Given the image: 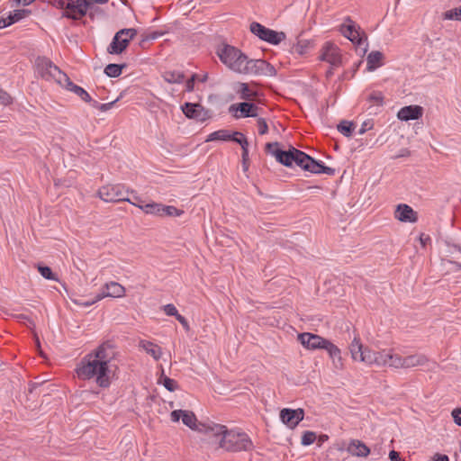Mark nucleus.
<instances>
[{
  "mask_svg": "<svg viewBox=\"0 0 461 461\" xmlns=\"http://www.w3.org/2000/svg\"><path fill=\"white\" fill-rule=\"evenodd\" d=\"M220 60L231 71L252 77H274L276 70L270 63L261 59H249L240 49L226 42L217 46Z\"/></svg>",
  "mask_w": 461,
  "mask_h": 461,
  "instance_id": "1",
  "label": "nucleus"
},
{
  "mask_svg": "<svg viewBox=\"0 0 461 461\" xmlns=\"http://www.w3.org/2000/svg\"><path fill=\"white\" fill-rule=\"evenodd\" d=\"M113 348V345L110 341H105L94 352L87 354L76 369L77 376L84 380L95 377L100 387H109L112 374L109 363L114 356Z\"/></svg>",
  "mask_w": 461,
  "mask_h": 461,
  "instance_id": "2",
  "label": "nucleus"
},
{
  "mask_svg": "<svg viewBox=\"0 0 461 461\" xmlns=\"http://www.w3.org/2000/svg\"><path fill=\"white\" fill-rule=\"evenodd\" d=\"M204 438L202 439L215 449L227 451H248L252 447V441L246 433L228 430L224 425L213 423L202 427Z\"/></svg>",
  "mask_w": 461,
  "mask_h": 461,
  "instance_id": "3",
  "label": "nucleus"
},
{
  "mask_svg": "<svg viewBox=\"0 0 461 461\" xmlns=\"http://www.w3.org/2000/svg\"><path fill=\"white\" fill-rule=\"evenodd\" d=\"M62 5L66 15L72 19H79L86 14H88L92 20L95 17L99 18L104 16V13L100 7L95 6L93 3L86 0H63Z\"/></svg>",
  "mask_w": 461,
  "mask_h": 461,
  "instance_id": "4",
  "label": "nucleus"
},
{
  "mask_svg": "<svg viewBox=\"0 0 461 461\" xmlns=\"http://www.w3.org/2000/svg\"><path fill=\"white\" fill-rule=\"evenodd\" d=\"M34 68L37 76L46 81H55L60 84L65 79L66 73L56 66L49 58L39 56L35 59Z\"/></svg>",
  "mask_w": 461,
  "mask_h": 461,
  "instance_id": "5",
  "label": "nucleus"
},
{
  "mask_svg": "<svg viewBox=\"0 0 461 461\" xmlns=\"http://www.w3.org/2000/svg\"><path fill=\"white\" fill-rule=\"evenodd\" d=\"M170 419L173 422H177L180 420L182 422L193 430H197L204 435V430L201 429L203 426L213 424V421L198 422L194 413L191 411L175 410L170 413Z\"/></svg>",
  "mask_w": 461,
  "mask_h": 461,
  "instance_id": "6",
  "label": "nucleus"
},
{
  "mask_svg": "<svg viewBox=\"0 0 461 461\" xmlns=\"http://www.w3.org/2000/svg\"><path fill=\"white\" fill-rule=\"evenodd\" d=\"M136 35L137 31H117L112 42L107 47V52L116 55L122 53Z\"/></svg>",
  "mask_w": 461,
  "mask_h": 461,
  "instance_id": "7",
  "label": "nucleus"
},
{
  "mask_svg": "<svg viewBox=\"0 0 461 461\" xmlns=\"http://www.w3.org/2000/svg\"><path fill=\"white\" fill-rule=\"evenodd\" d=\"M124 187L121 185H107L98 191L99 197L104 202H129L131 203V201L124 195Z\"/></svg>",
  "mask_w": 461,
  "mask_h": 461,
  "instance_id": "8",
  "label": "nucleus"
},
{
  "mask_svg": "<svg viewBox=\"0 0 461 461\" xmlns=\"http://www.w3.org/2000/svg\"><path fill=\"white\" fill-rule=\"evenodd\" d=\"M298 340L307 349H325L327 350L331 341L313 333L303 332L298 334Z\"/></svg>",
  "mask_w": 461,
  "mask_h": 461,
  "instance_id": "9",
  "label": "nucleus"
},
{
  "mask_svg": "<svg viewBox=\"0 0 461 461\" xmlns=\"http://www.w3.org/2000/svg\"><path fill=\"white\" fill-rule=\"evenodd\" d=\"M320 59L328 62L332 67H339L341 65L342 58L338 46L332 42H326L321 49Z\"/></svg>",
  "mask_w": 461,
  "mask_h": 461,
  "instance_id": "10",
  "label": "nucleus"
},
{
  "mask_svg": "<svg viewBox=\"0 0 461 461\" xmlns=\"http://www.w3.org/2000/svg\"><path fill=\"white\" fill-rule=\"evenodd\" d=\"M304 418V411L301 408L296 410L285 408L280 411V419L287 427L294 429Z\"/></svg>",
  "mask_w": 461,
  "mask_h": 461,
  "instance_id": "11",
  "label": "nucleus"
},
{
  "mask_svg": "<svg viewBox=\"0 0 461 461\" xmlns=\"http://www.w3.org/2000/svg\"><path fill=\"white\" fill-rule=\"evenodd\" d=\"M182 111L186 117L199 122H204L210 118V112L199 104L185 103L182 106Z\"/></svg>",
  "mask_w": 461,
  "mask_h": 461,
  "instance_id": "12",
  "label": "nucleus"
},
{
  "mask_svg": "<svg viewBox=\"0 0 461 461\" xmlns=\"http://www.w3.org/2000/svg\"><path fill=\"white\" fill-rule=\"evenodd\" d=\"M125 295V288L117 282H110L104 285L101 293L95 295V301L105 297L121 298Z\"/></svg>",
  "mask_w": 461,
  "mask_h": 461,
  "instance_id": "13",
  "label": "nucleus"
},
{
  "mask_svg": "<svg viewBox=\"0 0 461 461\" xmlns=\"http://www.w3.org/2000/svg\"><path fill=\"white\" fill-rule=\"evenodd\" d=\"M394 217L402 222L414 223L418 221L417 212L408 204H398L394 212Z\"/></svg>",
  "mask_w": 461,
  "mask_h": 461,
  "instance_id": "14",
  "label": "nucleus"
},
{
  "mask_svg": "<svg viewBox=\"0 0 461 461\" xmlns=\"http://www.w3.org/2000/svg\"><path fill=\"white\" fill-rule=\"evenodd\" d=\"M30 14L31 11L28 9H14L13 12H10L6 17L2 16L0 18V29L11 26L22 19L28 17Z\"/></svg>",
  "mask_w": 461,
  "mask_h": 461,
  "instance_id": "15",
  "label": "nucleus"
},
{
  "mask_svg": "<svg viewBox=\"0 0 461 461\" xmlns=\"http://www.w3.org/2000/svg\"><path fill=\"white\" fill-rule=\"evenodd\" d=\"M258 110H259L258 106H257L253 103H249V102H242L238 104H231L230 106V112H232V111L240 112V115H238V114L235 115L237 118L256 117V116H258Z\"/></svg>",
  "mask_w": 461,
  "mask_h": 461,
  "instance_id": "16",
  "label": "nucleus"
},
{
  "mask_svg": "<svg viewBox=\"0 0 461 461\" xmlns=\"http://www.w3.org/2000/svg\"><path fill=\"white\" fill-rule=\"evenodd\" d=\"M344 37L348 39L352 43L356 44L363 53L366 52L367 36L365 31H342Z\"/></svg>",
  "mask_w": 461,
  "mask_h": 461,
  "instance_id": "17",
  "label": "nucleus"
},
{
  "mask_svg": "<svg viewBox=\"0 0 461 461\" xmlns=\"http://www.w3.org/2000/svg\"><path fill=\"white\" fill-rule=\"evenodd\" d=\"M423 114V108L420 105H407L400 109L397 117L401 121L418 120Z\"/></svg>",
  "mask_w": 461,
  "mask_h": 461,
  "instance_id": "18",
  "label": "nucleus"
},
{
  "mask_svg": "<svg viewBox=\"0 0 461 461\" xmlns=\"http://www.w3.org/2000/svg\"><path fill=\"white\" fill-rule=\"evenodd\" d=\"M60 86L66 88L67 90L75 93L78 97H80L84 102H91L92 98L90 95L81 86L75 85L68 76L66 74L65 79L59 84Z\"/></svg>",
  "mask_w": 461,
  "mask_h": 461,
  "instance_id": "19",
  "label": "nucleus"
},
{
  "mask_svg": "<svg viewBox=\"0 0 461 461\" xmlns=\"http://www.w3.org/2000/svg\"><path fill=\"white\" fill-rule=\"evenodd\" d=\"M260 40L271 44H278L285 38L284 32L280 31H251Z\"/></svg>",
  "mask_w": 461,
  "mask_h": 461,
  "instance_id": "20",
  "label": "nucleus"
},
{
  "mask_svg": "<svg viewBox=\"0 0 461 461\" xmlns=\"http://www.w3.org/2000/svg\"><path fill=\"white\" fill-rule=\"evenodd\" d=\"M384 352H374L367 348H365L360 353L359 361L364 362L367 365L375 364L376 366H382L385 361L383 359Z\"/></svg>",
  "mask_w": 461,
  "mask_h": 461,
  "instance_id": "21",
  "label": "nucleus"
},
{
  "mask_svg": "<svg viewBox=\"0 0 461 461\" xmlns=\"http://www.w3.org/2000/svg\"><path fill=\"white\" fill-rule=\"evenodd\" d=\"M347 451L355 456L366 457L370 454V448L362 441L357 439H351Z\"/></svg>",
  "mask_w": 461,
  "mask_h": 461,
  "instance_id": "22",
  "label": "nucleus"
},
{
  "mask_svg": "<svg viewBox=\"0 0 461 461\" xmlns=\"http://www.w3.org/2000/svg\"><path fill=\"white\" fill-rule=\"evenodd\" d=\"M294 150H296L294 147H291L288 150L276 149L274 150V156L280 164L285 167H291L293 165V159H294Z\"/></svg>",
  "mask_w": 461,
  "mask_h": 461,
  "instance_id": "23",
  "label": "nucleus"
},
{
  "mask_svg": "<svg viewBox=\"0 0 461 461\" xmlns=\"http://www.w3.org/2000/svg\"><path fill=\"white\" fill-rule=\"evenodd\" d=\"M139 347L145 350V352L150 355L155 360H158L162 356V348L151 341L141 339L139 342Z\"/></svg>",
  "mask_w": 461,
  "mask_h": 461,
  "instance_id": "24",
  "label": "nucleus"
},
{
  "mask_svg": "<svg viewBox=\"0 0 461 461\" xmlns=\"http://www.w3.org/2000/svg\"><path fill=\"white\" fill-rule=\"evenodd\" d=\"M384 54L381 51L375 50L368 54L366 58V68L373 71L383 65Z\"/></svg>",
  "mask_w": 461,
  "mask_h": 461,
  "instance_id": "25",
  "label": "nucleus"
},
{
  "mask_svg": "<svg viewBox=\"0 0 461 461\" xmlns=\"http://www.w3.org/2000/svg\"><path fill=\"white\" fill-rule=\"evenodd\" d=\"M428 362L426 356L422 354L410 355L404 357V368L424 366Z\"/></svg>",
  "mask_w": 461,
  "mask_h": 461,
  "instance_id": "26",
  "label": "nucleus"
},
{
  "mask_svg": "<svg viewBox=\"0 0 461 461\" xmlns=\"http://www.w3.org/2000/svg\"><path fill=\"white\" fill-rule=\"evenodd\" d=\"M327 352L329 353L330 357L332 359L334 367L338 370L343 369L344 365L340 349L336 345L331 343L328 348Z\"/></svg>",
  "mask_w": 461,
  "mask_h": 461,
  "instance_id": "27",
  "label": "nucleus"
},
{
  "mask_svg": "<svg viewBox=\"0 0 461 461\" xmlns=\"http://www.w3.org/2000/svg\"><path fill=\"white\" fill-rule=\"evenodd\" d=\"M383 359L385 361L382 366H389L394 368H404V357L399 355H393L390 353H384Z\"/></svg>",
  "mask_w": 461,
  "mask_h": 461,
  "instance_id": "28",
  "label": "nucleus"
},
{
  "mask_svg": "<svg viewBox=\"0 0 461 461\" xmlns=\"http://www.w3.org/2000/svg\"><path fill=\"white\" fill-rule=\"evenodd\" d=\"M162 77L169 84H180L185 79V74L182 71H166Z\"/></svg>",
  "mask_w": 461,
  "mask_h": 461,
  "instance_id": "29",
  "label": "nucleus"
},
{
  "mask_svg": "<svg viewBox=\"0 0 461 461\" xmlns=\"http://www.w3.org/2000/svg\"><path fill=\"white\" fill-rule=\"evenodd\" d=\"M230 131L228 130H219L209 134L205 140V142L214 141V140H223L228 141L230 138Z\"/></svg>",
  "mask_w": 461,
  "mask_h": 461,
  "instance_id": "30",
  "label": "nucleus"
},
{
  "mask_svg": "<svg viewBox=\"0 0 461 461\" xmlns=\"http://www.w3.org/2000/svg\"><path fill=\"white\" fill-rule=\"evenodd\" d=\"M131 204L138 206L142 211H144L146 213L161 216L162 204H160V203H147L145 205H141V204H137V203L131 202Z\"/></svg>",
  "mask_w": 461,
  "mask_h": 461,
  "instance_id": "31",
  "label": "nucleus"
},
{
  "mask_svg": "<svg viewBox=\"0 0 461 461\" xmlns=\"http://www.w3.org/2000/svg\"><path fill=\"white\" fill-rule=\"evenodd\" d=\"M126 68V64H108L104 68V74L109 77H118L122 69Z\"/></svg>",
  "mask_w": 461,
  "mask_h": 461,
  "instance_id": "32",
  "label": "nucleus"
},
{
  "mask_svg": "<svg viewBox=\"0 0 461 461\" xmlns=\"http://www.w3.org/2000/svg\"><path fill=\"white\" fill-rule=\"evenodd\" d=\"M363 349L364 347L363 344L360 342V339L355 337L349 345V350L352 358L354 360H358V358L360 357V353L363 351Z\"/></svg>",
  "mask_w": 461,
  "mask_h": 461,
  "instance_id": "33",
  "label": "nucleus"
},
{
  "mask_svg": "<svg viewBox=\"0 0 461 461\" xmlns=\"http://www.w3.org/2000/svg\"><path fill=\"white\" fill-rule=\"evenodd\" d=\"M165 31L159 32V31H153L148 33H145L141 36V40L140 41V46L142 49H146L149 46V42L150 41H154L158 39V37L162 36L164 34Z\"/></svg>",
  "mask_w": 461,
  "mask_h": 461,
  "instance_id": "34",
  "label": "nucleus"
},
{
  "mask_svg": "<svg viewBox=\"0 0 461 461\" xmlns=\"http://www.w3.org/2000/svg\"><path fill=\"white\" fill-rule=\"evenodd\" d=\"M294 159H293V164L294 163L295 165H297L298 167L304 170L305 165L307 164V160L310 159V156L297 149L296 150H294Z\"/></svg>",
  "mask_w": 461,
  "mask_h": 461,
  "instance_id": "35",
  "label": "nucleus"
},
{
  "mask_svg": "<svg viewBox=\"0 0 461 461\" xmlns=\"http://www.w3.org/2000/svg\"><path fill=\"white\" fill-rule=\"evenodd\" d=\"M442 19L461 22V5L444 12L442 14Z\"/></svg>",
  "mask_w": 461,
  "mask_h": 461,
  "instance_id": "36",
  "label": "nucleus"
},
{
  "mask_svg": "<svg viewBox=\"0 0 461 461\" xmlns=\"http://www.w3.org/2000/svg\"><path fill=\"white\" fill-rule=\"evenodd\" d=\"M158 383L162 384L165 386V388L167 390H168L169 392H174L178 387L176 381L164 375L163 372H162L161 376L158 379Z\"/></svg>",
  "mask_w": 461,
  "mask_h": 461,
  "instance_id": "37",
  "label": "nucleus"
},
{
  "mask_svg": "<svg viewBox=\"0 0 461 461\" xmlns=\"http://www.w3.org/2000/svg\"><path fill=\"white\" fill-rule=\"evenodd\" d=\"M321 161L315 160L313 158L310 156V159L307 160V164L305 165L304 170L314 174H321Z\"/></svg>",
  "mask_w": 461,
  "mask_h": 461,
  "instance_id": "38",
  "label": "nucleus"
},
{
  "mask_svg": "<svg viewBox=\"0 0 461 461\" xmlns=\"http://www.w3.org/2000/svg\"><path fill=\"white\" fill-rule=\"evenodd\" d=\"M338 131L346 137H350L354 131V123L348 121H342L338 125Z\"/></svg>",
  "mask_w": 461,
  "mask_h": 461,
  "instance_id": "39",
  "label": "nucleus"
},
{
  "mask_svg": "<svg viewBox=\"0 0 461 461\" xmlns=\"http://www.w3.org/2000/svg\"><path fill=\"white\" fill-rule=\"evenodd\" d=\"M38 271L41 275L48 280L59 281V278L56 274H54L50 267L42 266L39 264L37 266Z\"/></svg>",
  "mask_w": 461,
  "mask_h": 461,
  "instance_id": "40",
  "label": "nucleus"
},
{
  "mask_svg": "<svg viewBox=\"0 0 461 461\" xmlns=\"http://www.w3.org/2000/svg\"><path fill=\"white\" fill-rule=\"evenodd\" d=\"M184 213L183 210L177 209L176 207L173 205H162L161 208V216L167 215V216H174L178 217L181 216Z\"/></svg>",
  "mask_w": 461,
  "mask_h": 461,
  "instance_id": "41",
  "label": "nucleus"
},
{
  "mask_svg": "<svg viewBox=\"0 0 461 461\" xmlns=\"http://www.w3.org/2000/svg\"><path fill=\"white\" fill-rule=\"evenodd\" d=\"M369 103H373L378 106L384 104V95L380 91H373L366 98Z\"/></svg>",
  "mask_w": 461,
  "mask_h": 461,
  "instance_id": "42",
  "label": "nucleus"
},
{
  "mask_svg": "<svg viewBox=\"0 0 461 461\" xmlns=\"http://www.w3.org/2000/svg\"><path fill=\"white\" fill-rule=\"evenodd\" d=\"M317 438V436L315 434V432L313 431H305L302 437V445L303 446H309L311 444H312Z\"/></svg>",
  "mask_w": 461,
  "mask_h": 461,
  "instance_id": "43",
  "label": "nucleus"
},
{
  "mask_svg": "<svg viewBox=\"0 0 461 461\" xmlns=\"http://www.w3.org/2000/svg\"><path fill=\"white\" fill-rule=\"evenodd\" d=\"M334 29H361L359 25L356 24L354 21L350 19V17H346L339 25H337Z\"/></svg>",
  "mask_w": 461,
  "mask_h": 461,
  "instance_id": "44",
  "label": "nucleus"
},
{
  "mask_svg": "<svg viewBox=\"0 0 461 461\" xmlns=\"http://www.w3.org/2000/svg\"><path fill=\"white\" fill-rule=\"evenodd\" d=\"M311 41L308 40H303L301 38V36L298 37L297 44H296V50L300 54H303L307 51L308 48L311 45Z\"/></svg>",
  "mask_w": 461,
  "mask_h": 461,
  "instance_id": "45",
  "label": "nucleus"
},
{
  "mask_svg": "<svg viewBox=\"0 0 461 461\" xmlns=\"http://www.w3.org/2000/svg\"><path fill=\"white\" fill-rule=\"evenodd\" d=\"M163 311L167 316L176 317L179 313L176 306L172 303H168L163 306Z\"/></svg>",
  "mask_w": 461,
  "mask_h": 461,
  "instance_id": "46",
  "label": "nucleus"
},
{
  "mask_svg": "<svg viewBox=\"0 0 461 461\" xmlns=\"http://www.w3.org/2000/svg\"><path fill=\"white\" fill-rule=\"evenodd\" d=\"M13 98L12 96L3 89H0V104L8 105L12 104Z\"/></svg>",
  "mask_w": 461,
  "mask_h": 461,
  "instance_id": "47",
  "label": "nucleus"
},
{
  "mask_svg": "<svg viewBox=\"0 0 461 461\" xmlns=\"http://www.w3.org/2000/svg\"><path fill=\"white\" fill-rule=\"evenodd\" d=\"M35 0H9V5L12 8L18 7L19 5L27 6L32 4Z\"/></svg>",
  "mask_w": 461,
  "mask_h": 461,
  "instance_id": "48",
  "label": "nucleus"
},
{
  "mask_svg": "<svg viewBox=\"0 0 461 461\" xmlns=\"http://www.w3.org/2000/svg\"><path fill=\"white\" fill-rule=\"evenodd\" d=\"M258 133L261 135H264L268 131V126L265 119L258 118Z\"/></svg>",
  "mask_w": 461,
  "mask_h": 461,
  "instance_id": "49",
  "label": "nucleus"
},
{
  "mask_svg": "<svg viewBox=\"0 0 461 461\" xmlns=\"http://www.w3.org/2000/svg\"><path fill=\"white\" fill-rule=\"evenodd\" d=\"M240 93L241 95L242 99H250L251 95H250V90L249 88L248 84H246V83L240 84Z\"/></svg>",
  "mask_w": 461,
  "mask_h": 461,
  "instance_id": "50",
  "label": "nucleus"
},
{
  "mask_svg": "<svg viewBox=\"0 0 461 461\" xmlns=\"http://www.w3.org/2000/svg\"><path fill=\"white\" fill-rule=\"evenodd\" d=\"M246 139V136L240 131H233L230 133V140L234 141L239 144V141L244 140Z\"/></svg>",
  "mask_w": 461,
  "mask_h": 461,
  "instance_id": "51",
  "label": "nucleus"
},
{
  "mask_svg": "<svg viewBox=\"0 0 461 461\" xmlns=\"http://www.w3.org/2000/svg\"><path fill=\"white\" fill-rule=\"evenodd\" d=\"M8 316H11L14 318L15 320L22 321H27L31 325L34 326V322L25 314H11L6 313Z\"/></svg>",
  "mask_w": 461,
  "mask_h": 461,
  "instance_id": "52",
  "label": "nucleus"
},
{
  "mask_svg": "<svg viewBox=\"0 0 461 461\" xmlns=\"http://www.w3.org/2000/svg\"><path fill=\"white\" fill-rule=\"evenodd\" d=\"M195 78H196V75L194 74L191 78H189L186 83H185V89L186 91L188 92H192L194 90V81H195Z\"/></svg>",
  "mask_w": 461,
  "mask_h": 461,
  "instance_id": "53",
  "label": "nucleus"
},
{
  "mask_svg": "<svg viewBox=\"0 0 461 461\" xmlns=\"http://www.w3.org/2000/svg\"><path fill=\"white\" fill-rule=\"evenodd\" d=\"M278 142H268L266 144V151L271 153L274 156V150L278 149Z\"/></svg>",
  "mask_w": 461,
  "mask_h": 461,
  "instance_id": "54",
  "label": "nucleus"
},
{
  "mask_svg": "<svg viewBox=\"0 0 461 461\" xmlns=\"http://www.w3.org/2000/svg\"><path fill=\"white\" fill-rule=\"evenodd\" d=\"M461 412L458 409H455L452 411V416L454 418V421L457 426H461Z\"/></svg>",
  "mask_w": 461,
  "mask_h": 461,
  "instance_id": "55",
  "label": "nucleus"
},
{
  "mask_svg": "<svg viewBox=\"0 0 461 461\" xmlns=\"http://www.w3.org/2000/svg\"><path fill=\"white\" fill-rule=\"evenodd\" d=\"M118 100H119V98H117L114 101L110 102V103L101 104V105L99 106V110L102 112H106V111L110 110Z\"/></svg>",
  "mask_w": 461,
  "mask_h": 461,
  "instance_id": "56",
  "label": "nucleus"
},
{
  "mask_svg": "<svg viewBox=\"0 0 461 461\" xmlns=\"http://www.w3.org/2000/svg\"><path fill=\"white\" fill-rule=\"evenodd\" d=\"M176 319L181 323V325L184 327V329L188 331L190 330L189 324L186 321V319L182 316L181 314H178Z\"/></svg>",
  "mask_w": 461,
  "mask_h": 461,
  "instance_id": "57",
  "label": "nucleus"
},
{
  "mask_svg": "<svg viewBox=\"0 0 461 461\" xmlns=\"http://www.w3.org/2000/svg\"><path fill=\"white\" fill-rule=\"evenodd\" d=\"M321 174H326L329 176H332L335 174V169L330 167L325 166L323 163L321 167Z\"/></svg>",
  "mask_w": 461,
  "mask_h": 461,
  "instance_id": "58",
  "label": "nucleus"
},
{
  "mask_svg": "<svg viewBox=\"0 0 461 461\" xmlns=\"http://www.w3.org/2000/svg\"><path fill=\"white\" fill-rule=\"evenodd\" d=\"M389 458L391 461H402V458L400 457V454L395 450L390 451Z\"/></svg>",
  "mask_w": 461,
  "mask_h": 461,
  "instance_id": "59",
  "label": "nucleus"
},
{
  "mask_svg": "<svg viewBox=\"0 0 461 461\" xmlns=\"http://www.w3.org/2000/svg\"><path fill=\"white\" fill-rule=\"evenodd\" d=\"M317 444L321 447L323 443L329 440V436L327 434H321L317 438Z\"/></svg>",
  "mask_w": 461,
  "mask_h": 461,
  "instance_id": "60",
  "label": "nucleus"
},
{
  "mask_svg": "<svg viewBox=\"0 0 461 461\" xmlns=\"http://www.w3.org/2000/svg\"><path fill=\"white\" fill-rule=\"evenodd\" d=\"M371 125L368 122H364L361 125V128L358 131V134L362 135L364 134L367 130L371 129Z\"/></svg>",
  "mask_w": 461,
  "mask_h": 461,
  "instance_id": "61",
  "label": "nucleus"
},
{
  "mask_svg": "<svg viewBox=\"0 0 461 461\" xmlns=\"http://www.w3.org/2000/svg\"><path fill=\"white\" fill-rule=\"evenodd\" d=\"M433 458L434 461H449L447 455L436 454Z\"/></svg>",
  "mask_w": 461,
  "mask_h": 461,
  "instance_id": "62",
  "label": "nucleus"
},
{
  "mask_svg": "<svg viewBox=\"0 0 461 461\" xmlns=\"http://www.w3.org/2000/svg\"><path fill=\"white\" fill-rule=\"evenodd\" d=\"M249 29H267V28L257 22H252L249 24Z\"/></svg>",
  "mask_w": 461,
  "mask_h": 461,
  "instance_id": "63",
  "label": "nucleus"
},
{
  "mask_svg": "<svg viewBox=\"0 0 461 461\" xmlns=\"http://www.w3.org/2000/svg\"><path fill=\"white\" fill-rule=\"evenodd\" d=\"M239 144L240 145L242 150L249 149V141L247 138L244 139V140L239 141Z\"/></svg>",
  "mask_w": 461,
  "mask_h": 461,
  "instance_id": "64",
  "label": "nucleus"
}]
</instances>
